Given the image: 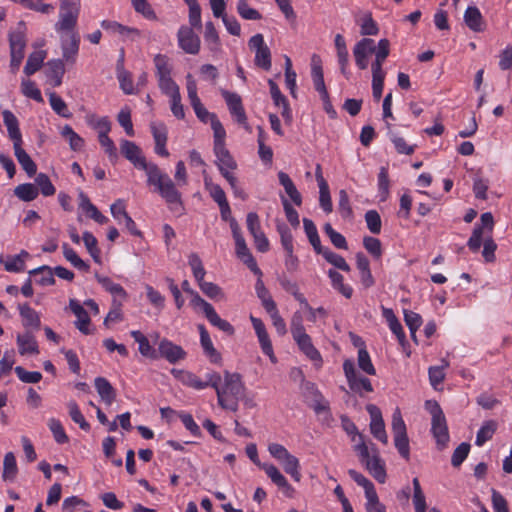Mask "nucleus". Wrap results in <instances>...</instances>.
<instances>
[{
	"label": "nucleus",
	"mask_w": 512,
	"mask_h": 512,
	"mask_svg": "<svg viewBox=\"0 0 512 512\" xmlns=\"http://www.w3.org/2000/svg\"><path fill=\"white\" fill-rule=\"evenodd\" d=\"M122 155L129 160L135 168L144 170L147 184L153 186L155 191L165 200L172 211H183L181 193L168 174L164 173L155 163L147 162L141 148L134 142L122 140L120 143Z\"/></svg>",
	"instance_id": "f257e3e1"
},
{
	"label": "nucleus",
	"mask_w": 512,
	"mask_h": 512,
	"mask_svg": "<svg viewBox=\"0 0 512 512\" xmlns=\"http://www.w3.org/2000/svg\"><path fill=\"white\" fill-rule=\"evenodd\" d=\"M217 395L218 405L225 410L236 412L239 401L245 394V385L237 372L225 370L223 377L220 373L211 370L210 386Z\"/></svg>",
	"instance_id": "f03ea898"
},
{
	"label": "nucleus",
	"mask_w": 512,
	"mask_h": 512,
	"mask_svg": "<svg viewBox=\"0 0 512 512\" xmlns=\"http://www.w3.org/2000/svg\"><path fill=\"white\" fill-rule=\"evenodd\" d=\"M358 438L359 443L355 445V451L358 453L361 463L378 482L384 483L386 471L377 449L374 445L369 448L363 439V435L359 434Z\"/></svg>",
	"instance_id": "7ed1b4c3"
},
{
	"label": "nucleus",
	"mask_w": 512,
	"mask_h": 512,
	"mask_svg": "<svg viewBox=\"0 0 512 512\" xmlns=\"http://www.w3.org/2000/svg\"><path fill=\"white\" fill-rule=\"evenodd\" d=\"M246 454L254 464L265 471L271 481L282 491L286 497H294L295 489L289 484L279 469L273 464L260 462L255 444L251 443L246 446Z\"/></svg>",
	"instance_id": "20e7f679"
},
{
	"label": "nucleus",
	"mask_w": 512,
	"mask_h": 512,
	"mask_svg": "<svg viewBox=\"0 0 512 512\" xmlns=\"http://www.w3.org/2000/svg\"><path fill=\"white\" fill-rule=\"evenodd\" d=\"M27 26L24 21H19L16 27L8 34L10 48V68L13 73L17 72L25 55L27 44Z\"/></svg>",
	"instance_id": "39448f33"
},
{
	"label": "nucleus",
	"mask_w": 512,
	"mask_h": 512,
	"mask_svg": "<svg viewBox=\"0 0 512 512\" xmlns=\"http://www.w3.org/2000/svg\"><path fill=\"white\" fill-rule=\"evenodd\" d=\"M426 408L431 414V432L439 450L446 448L449 442V432L445 415L436 401H427Z\"/></svg>",
	"instance_id": "423d86ee"
},
{
	"label": "nucleus",
	"mask_w": 512,
	"mask_h": 512,
	"mask_svg": "<svg viewBox=\"0 0 512 512\" xmlns=\"http://www.w3.org/2000/svg\"><path fill=\"white\" fill-rule=\"evenodd\" d=\"M81 9L80 0H60L59 19L55 24L57 32H74Z\"/></svg>",
	"instance_id": "0eeeda50"
},
{
	"label": "nucleus",
	"mask_w": 512,
	"mask_h": 512,
	"mask_svg": "<svg viewBox=\"0 0 512 512\" xmlns=\"http://www.w3.org/2000/svg\"><path fill=\"white\" fill-rule=\"evenodd\" d=\"M392 431L394 435V444L396 449L404 459L409 460L410 448L406 424L398 408L394 411L392 415Z\"/></svg>",
	"instance_id": "6e6552de"
},
{
	"label": "nucleus",
	"mask_w": 512,
	"mask_h": 512,
	"mask_svg": "<svg viewBox=\"0 0 512 512\" xmlns=\"http://www.w3.org/2000/svg\"><path fill=\"white\" fill-rule=\"evenodd\" d=\"M480 221L481 225L474 227L472 235L467 242L468 248L474 253L479 251L483 237L491 235L494 225L493 216L490 212L483 213L480 217Z\"/></svg>",
	"instance_id": "1a4fd4ad"
},
{
	"label": "nucleus",
	"mask_w": 512,
	"mask_h": 512,
	"mask_svg": "<svg viewBox=\"0 0 512 512\" xmlns=\"http://www.w3.org/2000/svg\"><path fill=\"white\" fill-rule=\"evenodd\" d=\"M344 374L347 378V382L349 388L362 395V391L365 392H373V387L371 381L363 376H359L356 372L354 362L350 359H347L343 363Z\"/></svg>",
	"instance_id": "9d476101"
},
{
	"label": "nucleus",
	"mask_w": 512,
	"mask_h": 512,
	"mask_svg": "<svg viewBox=\"0 0 512 512\" xmlns=\"http://www.w3.org/2000/svg\"><path fill=\"white\" fill-rule=\"evenodd\" d=\"M222 95L227 103L228 109L235 120L250 131V126L247 123V116L242 105L241 97L237 93L223 91Z\"/></svg>",
	"instance_id": "9b49d317"
},
{
	"label": "nucleus",
	"mask_w": 512,
	"mask_h": 512,
	"mask_svg": "<svg viewBox=\"0 0 512 512\" xmlns=\"http://www.w3.org/2000/svg\"><path fill=\"white\" fill-rule=\"evenodd\" d=\"M366 410L370 415V431L372 435L383 444L388 443V436L385 430V424L380 409L374 404H368Z\"/></svg>",
	"instance_id": "f8f14e48"
},
{
	"label": "nucleus",
	"mask_w": 512,
	"mask_h": 512,
	"mask_svg": "<svg viewBox=\"0 0 512 512\" xmlns=\"http://www.w3.org/2000/svg\"><path fill=\"white\" fill-rule=\"evenodd\" d=\"M376 45L373 39L363 38L358 41L353 48V56L355 63L360 70H365L368 67V56L374 53Z\"/></svg>",
	"instance_id": "ddd939ff"
},
{
	"label": "nucleus",
	"mask_w": 512,
	"mask_h": 512,
	"mask_svg": "<svg viewBox=\"0 0 512 512\" xmlns=\"http://www.w3.org/2000/svg\"><path fill=\"white\" fill-rule=\"evenodd\" d=\"M171 374L183 385L196 390H202L210 386L211 371L206 373V380L202 381L197 375L190 371L173 368Z\"/></svg>",
	"instance_id": "4468645a"
},
{
	"label": "nucleus",
	"mask_w": 512,
	"mask_h": 512,
	"mask_svg": "<svg viewBox=\"0 0 512 512\" xmlns=\"http://www.w3.org/2000/svg\"><path fill=\"white\" fill-rule=\"evenodd\" d=\"M178 44L188 54H198L200 50V38L194 31L187 27L181 26L177 33Z\"/></svg>",
	"instance_id": "2eb2a0df"
},
{
	"label": "nucleus",
	"mask_w": 512,
	"mask_h": 512,
	"mask_svg": "<svg viewBox=\"0 0 512 512\" xmlns=\"http://www.w3.org/2000/svg\"><path fill=\"white\" fill-rule=\"evenodd\" d=\"M110 211L114 219H116L119 223L124 222L127 230L135 236H140L141 232L137 229V226L134 220L128 215L126 212L125 202L122 199H118L115 201L111 207Z\"/></svg>",
	"instance_id": "dca6fc26"
},
{
	"label": "nucleus",
	"mask_w": 512,
	"mask_h": 512,
	"mask_svg": "<svg viewBox=\"0 0 512 512\" xmlns=\"http://www.w3.org/2000/svg\"><path fill=\"white\" fill-rule=\"evenodd\" d=\"M158 350L160 356L172 364L183 360L186 357V352L182 349V347L172 343L167 339H163L159 343Z\"/></svg>",
	"instance_id": "f3484780"
},
{
	"label": "nucleus",
	"mask_w": 512,
	"mask_h": 512,
	"mask_svg": "<svg viewBox=\"0 0 512 512\" xmlns=\"http://www.w3.org/2000/svg\"><path fill=\"white\" fill-rule=\"evenodd\" d=\"M311 65V76L315 90L320 94L321 98H327L328 91L324 82L321 59L318 55L314 54L312 56Z\"/></svg>",
	"instance_id": "a211bd4d"
},
{
	"label": "nucleus",
	"mask_w": 512,
	"mask_h": 512,
	"mask_svg": "<svg viewBox=\"0 0 512 512\" xmlns=\"http://www.w3.org/2000/svg\"><path fill=\"white\" fill-rule=\"evenodd\" d=\"M65 74V65L61 59H52L46 63L45 75L49 83L53 87H58L62 84V78Z\"/></svg>",
	"instance_id": "6ab92c4d"
},
{
	"label": "nucleus",
	"mask_w": 512,
	"mask_h": 512,
	"mask_svg": "<svg viewBox=\"0 0 512 512\" xmlns=\"http://www.w3.org/2000/svg\"><path fill=\"white\" fill-rule=\"evenodd\" d=\"M69 307L71 311L74 313V315L77 317L75 325L79 329V331H81L85 335L91 334L92 331L89 328L91 320L87 311L75 299H71L69 301Z\"/></svg>",
	"instance_id": "aec40b11"
},
{
	"label": "nucleus",
	"mask_w": 512,
	"mask_h": 512,
	"mask_svg": "<svg viewBox=\"0 0 512 512\" xmlns=\"http://www.w3.org/2000/svg\"><path fill=\"white\" fill-rule=\"evenodd\" d=\"M80 38L76 32L70 33L69 41L62 40L61 49L63 62L74 64L79 51Z\"/></svg>",
	"instance_id": "412c9836"
},
{
	"label": "nucleus",
	"mask_w": 512,
	"mask_h": 512,
	"mask_svg": "<svg viewBox=\"0 0 512 512\" xmlns=\"http://www.w3.org/2000/svg\"><path fill=\"white\" fill-rule=\"evenodd\" d=\"M293 339L296 341L300 350L312 361H314L317 365H321L322 358L319 351L312 344L311 337L307 333H303L297 336H294Z\"/></svg>",
	"instance_id": "4be33fe9"
},
{
	"label": "nucleus",
	"mask_w": 512,
	"mask_h": 512,
	"mask_svg": "<svg viewBox=\"0 0 512 512\" xmlns=\"http://www.w3.org/2000/svg\"><path fill=\"white\" fill-rule=\"evenodd\" d=\"M78 196L79 208L86 213L89 218L93 219L98 224H105L108 222V218L98 210L83 191H80Z\"/></svg>",
	"instance_id": "5701e85b"
},
{
	"label": "nucleus",
	"mask_w": 512,
	"mask_h": 512,
	"mask_svg": "<svg viewBox=\"0 0 512 512\" xmlns=\"http://www.w3.org/2000/svg\"><path fill=\"white\" fill-rule=\"evenodd\" d=\"M235 240L237 256L248 266V268L255 274H260V269L257 266L256 260L248 249L244 237Z\"/></svg>",
	"instance_id": "b1692460"
},
{
	"label": "nucleus",
	"mask_w": 512,
	"mask_h": 512,
	"mask_svg": "<svg viewBox=\"0 0 512 512\" xmlns=\"http://www.w3.org/2000/svg\"><path fill=\"white\" fill-rule=\"evenodd\" d=\"M198 330L200 333V342L201 346L204 350V353L209 358L212 363H219L221 361L220 353L214 348L212 340L208 331L206 330L203 324L198 325Z\"/></svg>",
	"instance_id": "393cba45"
},
{
	"label": "nucleus",
	"mask_w": 512,
	"mask_h": 512,
	"mask_svg": "<svg viewBox=\"0 0 512 512\" xmlns=\"http://www.w3.org/2000/svg\"><path fill=\"white\" fill-rule=\"evenodd\" d=\"M94 385L101 400L105 404L111 405L116 398V391L110 382L104 377H97L94 380Z\"/></svg>",
	"instance_id": "a878e982"
},
{
	"label": "nucleus",
	"mask_w": 512,
	"mask_h": 512,
	"mask_svg": "<svg viewBox=\"0 0 512 512\" xmlns=\"http://www.w3.org/2000/svg\"><path fill=\"white\" fill-rule=\"evenodd\" d=\"M21 145L22 142H16L13 145L15 157L17 158V161L21 165L22 169L28 174L29 177H32L36 174L37 166Z\"/></svg>",
	"instance_id": "bb28decb"
},
{
	"label": "nucleus",
	"mask_w": 512,
	"mask_h": 512,
	"mask_svg": "<svg viewBox=\"0 0 512 512\" xmlns=\"http://www.w3.org/2000/svg\"><path fill=\"white\" fill-rule=\"evenodd\" d=\"M3 122L7 128L8 135L13 141V145L22 142V135L19 129V122L16 116L10 110L2 112Z\"/></svg>",
	"instance_id": "cd10ccee"
},
{
	"label": "nucleus",
	"mask_w": 512,
	"mask_h": 512,
	"mask_svg": "<svg viewBox=\"0 0 512 512\" xmlns=\"http://www.w3.org/2000/svg\"><path fill=\"white\" fill-rule=\"evenodd\" d=\"M19 314L23 320L24 327H30L34 330H38L41 325L39 314L29 306V304L18 305Z\"/></svg>",
	"instance_id": "c85d7f7f"
},
{
	"label": "nucleus",
	"mask_w": 512,
	"mask_h": 512,
	"mask_svg": "<svg viewBox=\"0 0 512 512\" xmlns=\"http://www.w3.org/2000/svg\"><path fill=\"white\" fill-rule=\"evenodd\" d=\"M465 24L474 32L483 31V17L480 10L475 6H469L464 13Z\"/></svg>",
	"instance_id": "c756f323"
},
{
	"label": "nucleus",
	"mask_w": 512,
	"mask_h": 512,
	"mask_svg": "<svg viewBox=\"0 0 512 512\" xmlns=\"http://www.w3.org/2000/svg\"><path fill=\"white\" fill-rule=\"evenodd\" d=\"M17 345L21 355L39 353L38 344L30 332L19 334L17 336Z\"/></svg>",
	"instance_id": "7c9ffc66"
},
{
	"label": "nucleus",
	"mask_w": 512,
	"mask_h": 512,
	"mask_svg": "<svg viewBox=\"0 0 512 512\" xmlns=\"http://www.w3.org/2000/svg\"><path fill=\"white\" fill-rule=\"evenodd\" d=\"M278 179H279V183L284 187L285 192L290 197L292 202L295 205L300 206L302 204L301 194L297 190L295 184L293 183V181L291 180L289 175L285 172L280 171L278 173Z\"/></svg>",
	"instance_id": "2f4dec72"
},
{
	"label": "nucleus",
	"mask_w": 512,
	"mask_h": 512,
	"mask_svg": "<svg viewBox=\"0 0 512 512\" xmlns=\"http://www.w3.org/2000/svg\"><path fill=\"white\" fill-rule=\"evenodd\" d=\"M214 153L217 158L216 164L220 172H224L226 170H235L237 168L236 161L231 156L226 147L214 149Z\"/></svg>",
	"instance_id": "473e14b6"
},
{
	"label": "nucleus",
	"mask_w": 512,
	"mask_h": 512,
	"mask_svg": "<svg viewBox=\"0 0 512 512\" xmlns=\"http://www.w3.org/2000/svg\"><path fill=\"white\" fill-rule=\"evenodd\" d=\"M47 57V52L45 50H37L32 52L27 59L26 65L24 67V73L27 76H31L36 73L43 65L44 60Z\"/></svg>",
	"instance_id": "72a5a7b5"
},
{
	"label": "nucleus",
	"mask_w": 512,
	"mask_h": 512,
	"mask_svg": "<svg viewBox=\"0 0 512 512\" xmlns=\"http://www.w3.org/2000/svg\"><path fill=\"white\" fill-rule=\"evenodd\" d=\"M18 474L16 458L12 452L6 453L3 461L2 478L4 481L13 482Z\"/></svg>",
	"instance_id": "f704fd0d"
},
{
	"label": "nucleus",
	"mask_w": 512,
	"mask_h": 512,
	"mask_svg": "<svg viewBox=\"0 0 512 512\" xmlns=\"http://www.w3.org/2000/svg\"><path fill=\"white\" fill-rule=\"evenodd\" d=\"M95 278L97 279L98 283L113 296L119 297L121 299L127 298V293L124 288L120 284L113 282L109 277L96 274Z\"/></svg>",
	"instance_id": "c9c22d12"
},
{
	"label": "nucleus",
	"mask_w": 512,
	"mask_h": 512,
	"mask_svg": "<svg viewBox=\"0 0 512 512\" xmlns=\"http://www.w3.org/2000/svg\"><path fill=\"white\" fill-rule=\"evenodd\" d=\"M303 225L310 244L313 246L315 252L320 254L325 248L321 246L320 237L315 224L312 220L304 218Z\"/></svg>",
	"instance_id": "e433bc0d"
},
{
	"label": "nucleus",
	"mask_w": 512,
	"mask_h": 512,
	"mask_svg": "<svg viewBox=\"0 0 512 512\" xmlns=\"http://www.w3.org/2000/svg\"><path fill=\"white\" fill-rule=\"evenodd\" d=\"M497 429V423L494 420H488L483 423L477 432L475 444L479 447L483 446L490 440Z\"/></svg>",
	"instance_id": "4c0bfd02"
},
{
	"label": "nucleus",
	"mask_w": 512,
	"mask_h": 512,
	"mask_svg": "<svg viewBox=\"0 0 512 512\" xmlns=\"http://www.w3.org/2000/svg\"><path fill=\"white\" fill-rule=\"evenodd\" d=\"M29 275L38 277L36 283L41 286H50L55 283L53 270L49 266H41L29 271Z\"/></svg>",
	"instance_id": "58836bf2"
},
{
	"label": "nucleus",
	"mask_w": 512,
	"mask_h": 512,
	"mask_svg": "<svg viewBox=\"0 0 512 512\" xmlns=\"http://www.w3.org/2000/svg\"><path fill=\"white\" fill-rule=\"evenodd\" d=\"M412 483H413L412 502L414 505L415 512H426V510H427L426 497L421 488L418 478H414Z\"/></svg>",
	"instance_id": "ea45409f"
},
{
	"label": "nucleus",
	"mask_w": 512,
	"mask_h": 512,
	"mask_svg": "<svg viewBox=\"0 0 512 512\" xmlns=\"http://www.w3.org/2000/svg\"><path fill=\"white\" fill-rule=\"evenodd\" d=\"M280 463L282 464L284 471L289 474L294 481L300 482L302 475L300 472V463L297 457L289 454L287 458L281 460Z\"/></svg>",
	"instance_id": "a19ab883"
},
{
	"label": "nucleus",
	"mask_w": 512,
	"mask_h": 512,
	"mask_svg": "<svg viewBox=\"0 0 512 512\" xmlns=\"http://www.w3.org/2000/svg\"><path fill=\"white\" fill-rule=\"evenodd\" d=\"M14 194L22 201L30 202L38 197V188L31 183H24L18 185L14 189Z\"/></svg>",
	"instance_id": "79ce46f5"
},
{
	"label": "nucleus",
	"mask_w": 512,
	"mask_h": 512,
	"mask_svg": "<svg viewBox=\"0 0 512 512\" xmlns=\"http://www.w3.org/2000/svg\"><path fill=\"white\" fill-rule=\"evenodd\" d=\"M61 136L69 142L73 151H80L84 147V139L79 136L70 125H65L60 132Z\"/></svg>",
	"instance_id": "37998d69"
},
{
	"label": "nucleus",
	"mask_w": 512,
	"mask_h": 512,
	"mask_svg": "<svg viewBox=\"0 0 512 512\" xmlns=\"http://www.w3.org/2000/svg\"><path fill=\"white\" fill-rule=\"evenodd\" d=\"M85 247L96 263H101V251L98 247L96 237L89 231H85L82 235Z\"/></svg>",
	"instance_id": "c03bdc74"
},
{
	"label": "nucleus",
	"mask_w": 512,
	"mask_h": 512,
	"mask_svg": "<svg viewBox=\"0 0 512 512\" xmlns=\"http://www.w3.org/2000/svg\"><path fill=\"white\" fill-rule=\"evenodd\" d=\"M328 276L331 279L332 286L334 289L338 290L346 298H351L353 289L349 285H345L343 283L344 278L339 272L330 269L328 271Z\"/></svg>",
	"instance_id": "a18cd8bd"
},
{
	"label": "nucleus",
	"mask_w": 512,
	"mask_h": 512,
	"mask_svg": "<svg viewBox=\"0 0 512 512\" xmlns=\"http://www.w3.org/2000/svg\"><path fill=\"white\" fill-rule=\"evenodd\" d=\"M204 40L211 51L216 52L220 49V39L212 22H207L205 25Z\"/></svg>",
	"instance_id": "49530a36"
},
{
	"label": "nucleus",
	"mask_w": 512,
	"mask_h": 512,
	"mask_svg": "<svg viewBox=\"0 0 512 512\" xmlns=\"http://www.w3.org/2000/svg\"><path fill=\"white\" fill-rule=\"evenodd\" d=\"M62 249L65 259L69 261L75 268L84 272L89 270V265L85 263L67 243L62 245Z\"/></svg>",
	"instance_id": "de8ad7c7"
},
{
	"label": "nucleus",
	"mask_w": 512,
	"mask_h": 512,
	"mask_svg": "<svg viewBox=\"0 0 512 512\" xmlns=\"http://www.w3.org/2000/svg\"><path fill=\"white\" fill-rule=\"evenodd\" d=\"M211 325L217 327L219 330L225 332L228 335H233L235 332L234 327L226 320L222 319L215 309L211 310L208 315L205 316Z\"/></svg>",
	"instance_id": "09e8293b"
},
{
	"label": "nucleus",
	"mask_w": 512,
	"mask_h": 512,
	"mask_svg": "<svg viewBox=\"0 0 512 512\" xmlns=\"http://www.w3.org/2000/svg\"><path fill=\"white\" fill-rule=\"evenodd\" d=\"M49 102L52 109L60 116L64 118H71L72 114L69 111L65 101L58 96L55 92H49Z\"/></svg>",
	"instance_id": "8fccbe9b"
},
{
	"label": "nucleus",
	"mask_w": 512,
	"mask_h": 512,
	"mask_svg": "<svg viewBox=\"0 0 512 512\" xmlns=\"http://www.w3.org/2000/svg\"><path fill=\"white\" fill-rule=\"evenodd\" d=\"M210 124L214 134V149L225 147L226 131L217 116H212Z\"/></svg>",
	"instance_id": "3c124183"
},
{
	"label": "nucleus",
	"mask_w": 512,
	"mask_h": 512,
	"mask_svg": "<svg viewBox=\"0 0 512 512\" xmlns=\"http://www.w3.org/2000/svg\"><path fill=\"white\" fill-rule=\"evenodd\" d=\"M69 415L71 419L79 425V427L84 430L88 431L90 429L89 423L85 420V417L83 416L82 412L80 411L77 403L75 401H69L67 403Z\"/></svg>",
	"instance_id": "603ef678"
},
{
	"label": "nucleus",
	"mask_w": 512,
	"mask_h": 512,
	"mask_svg": "<svg viewBox=\"0 0 512 512\" xmlns=\"http://www.w3.org/2000/svg\"><path fill=\"white\" fill-rule=\"evenodd\" d=\"M358 366L359 368L368 375H375L376 369L371 361L370 355L365 347H361L358 350Z\"/></svg>",
	"instance_id": "864d4df0"
},
{
	"label": "nucleus",
	"mask_w": 512,
	"mask_h": 512,
	"mask_svg": "<svg viewBox=\"0 0 512 512\" xmlns=\"http://www.w3.org/2000/svg\"><path fill=\"white\" fill-rule=\"evenodd\" d=\"M320 254L336 268L346 272L350 271V266L341 255L332 252L328 248H325Z\"/></svg>",
	"instance_id": "5fc2aeb1"
},
{
	"label": "nucleus",
	"mask_w": 512,
	"mask_h": 512,
	"mask_svg": "<svg viewBox=\"0 0 512 512\" xmlns=\"http://www.w3.org/2000/svg\"><path fill=\"white\" fill-rule=\"evenodd\" d=\"M36 187L39 188L41 194L45 197L55 194L56 189L50 178L45 173H39L35 178Z\"/></svg>",
	"instance_id": "6e6d98bb"
},
{
	"label": "nucleus",
	"mask_w": 512,
	"mask_h": 512,
	"mask_svg": "<svg viewBox=\"0 0 512 512\" xmlns=\"http://www.w3.org/2000/svg\"><path fill=\"white\" fill-rule=\"evenodd\" d=\"M324 232L329 237L332 244L338 249H348L345 237L339 232L335 231L330 223H326L323 227Z\"/></svg>",
	"instance_id": "4d7b16f0"
},
{
	"label": "nucleus",
	"mask_w": 512,
	"mask_h": 512,
	"mask_svg": "<svg viewBox=\"0 0 512 512\" xmlns=\"http://www.w3.org/2000/svg\"><path fill=\"white\" fill-rule=\"evenodd\" d=\"M404 321L410 330L413 340L416 341V331L422 324V317L411 310H404Z\"/></svg>",
	"instance_id": "13d9d810"
},
{
	"label": "nucleus",
	"mask_w": 512,
	"mask_h": 512,
	"mask_svg": "<svg viewBox=\"0 0 512 512\" xmlns=\"http://www.w3.org/2000/svg\"><path fill=\"white\" fill-rule=\"evenodd\" d=\"M134 10L148 20H156L157 16L148 0H131Z\"/></svg>",
	"instance_id": "bf43d9fd"
},
{
	"label": "nucleus",
	"mask_w": 512,
	"mask_h": 512,
	"mask_svg": "<svg viewBox=\"0 0 512 512\" xmlns=\"http://www.w3.org/2000/svg\"><path fill=\"white\" fill-rule=\"evenodd\" d=\"M99 143L102 148L105 150L109 159L112 162H115L118 159L117 148L113 142V140L108 136V134H104V132H100L98 135Z\"/></svg>",
	"instance_id": "052dcab7"
},
{
	"label": "nucleus",
	"mask_w": 512,
	"mask_h": 512,
	"mask_svg": "<svg viewBox=\"0 0 512 512\" xmlns=\"http://www.w3.org/2000/svg\"><path fill=\"white\" fill-rule=\"evenodd\" d=\"M188 263L192 269L193 276L196 279L197 283L200 284L201 282H203L206 271L203 267L200 257L197 254L192 253L189 256Z\"/></svg>",
	"instance_id": "680f3d73"
},
{
	"label": "nucleus",
	"mask_w": 512,
	"mask_h": 512,
	"mask_svg": "<svg viewBox=\"0 0 512 512\" xmlns=\"http://www.w3.org/2000/svg\"><path fill=\"white\" fill-rule=\"evenodd\" d=\"M277 231L280 235L281 244L285 252L293 250V236L289 227L285 223L279 222L277 223Z\"/></svg>",
	"instance_id": "e2e57ef3"
},
{
	"label": "nucleus",
	"mask_w": 512,
	"mask_h": 512,
	"mask_svg": "<svg viewBox=\"0 0 512 512\" xmlns=\"http://www.w3.org/2000/svg\"><path fill=\"white\" fill-rule=\"evenodd\" d=\"M201 291L210 299L222 300L224 299V292L217 284L212 282L203 281L198 284Z\"/></svg>",
	"instance_id": "0e129e2a"
},
{
	"label": "nucleus",
	"mask_w": 512,
	"mask_h": 512,
	"mask_svg": "<svg viewBox=\"0 0 512 512\" xmlns=\"http://www.w3.org/2000/svg\"><path fill=\"white\" fill-rule=\"evenodd\" d=\"M21 91L26 97L31 98L39 103L43 102L41 91L37 88L33 81L24 79L21 83Z\"/></svg>",
	"instance_id": "69168bd1"
},
{
	"label": "nucleus",
	"mask_w": 512,
	"mask_h": 512,
	"mask_svg": "<svg viewBox=\"0 0 512 512\" xmlns=\"http://www.w3.org/2000/svg\"><path fill=\"white\" fill-rule=\"evenodd\" d=\"M442 363V366H433L429 368V380L433 387H437L445 378L444 369L449 366V362L443 359Z\"/></svg>",
	"instance_id": "338daca9"
},
{
	"label": "nucleus",
	"mask_w": 512,
	"mask_h": 512,
	"mask_svg": "<svg viewBox=\"0 0 512 512\" xmlns=\"http://www.w3.org/2000/svg\"><path fill=\"white\" fill-rule=\"evenodd\" d=\"M48 426L57 443L64 444L68 442L69 438L66 435L64 428L59 420L51 418L48 422Z\"/></svg>",
	"instance_id": "774afa93"
}]
</instances>
